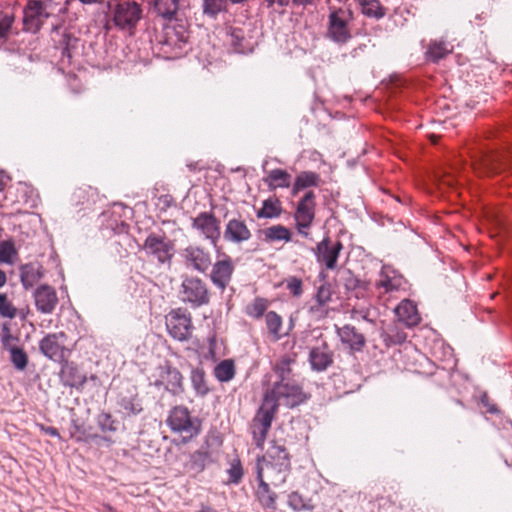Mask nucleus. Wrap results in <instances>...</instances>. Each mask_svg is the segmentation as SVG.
<instances>
[{
  "label": "nucleus",
  "mask_w": 512,
  "mask_h": 512,
  "mask_svg": "<svg viewBox=\"0 0 512 512\" xmlns=\"http://www.w3.org/2000/svg\"><path fill=\"white\" fill-rule=\"evenodd\" d=\"M265 464L271 473V483L279 486L284 483L291 470V456L284 439H273L269 442L266 453L257 457V465Z\"/></svg>",
  "instance_id": "obj_1"
},
{
  "label": "nucleus",
  "mask_w": 512,
  "mask_h": 512,
  "mask_svg": "<svg viewBox=\"0 0 512 512\" xmlns=\"http://www.w3.org/2000/svg\"><path fill=\"white\" fill-rule=\"evenodd\" d=\"M265 393L279 403V406L283 405L288 409L297 408L307 403L312 397L311 393L306 392L303 385L295 379L283 383L274 382L272 388Z\"/></svg>",
  "instance_id": "obj_2"
},
{
  "label": "nucleus",
  "mask_w": 512,
  "mask_h": 512,
  "mask_svg": "<svg viewBox=\"0 0 512 512\" xmlns=\"http://www.w3.org/2000/svg\"><path fill=\"white\" fill-rule=\"evenodd\" d=\"M279 408V403H276L273 398L269 397L266 393L263 396V401L257 410L252 420V438L255 446L263 449L268 432L271 428L272 421L275 418Z\"/></svg>",
  "instance_id": "obj_3"
},
{
  "label": "nucleus",
  "mask_w": 512,
  "mask_h": 512,
  "mask_svg": "<svg viewBox=\"0 0 512 512\" xmlns=\"http://www.w3.org/2000/svg\"><path fill=\"white\" fill-rule=\"evenodd\" d=\"M166 423L172 432L185 434L183 443L198 436L202 429V421L198 417H192L189 409L184 405L173 407L167 417Z\"/></svg>",
  "instance_id": "obj_4"
},
{
  "label": "nucleus",
  "mask_w": 512,
  "mask_h": 512,
  "mask_svg": "<svg viewBox=\"0 0 512 512\" xmlns=\"http://www.w3.org/2000/svg\"><path fill=\"white\" fill-rule=\"evenodd\" d=\"M182 303L191 309H198L210 303V290L207 283L197 276H183L179 291Z\"/></svg>",
  "instance_id": "obj_5"
},
{
  "label": "nucleus",
  "mask_w": 512,
  "mask_h": 512,
  "mask_svg": "<svg viewBox=\"0 0 512 512\" xmlns=\"http://www.w3.org/2000/svg\"><path fill=\"white\" fill-rule=\"evenodd\" d=\"M141 249L148 257L157 261L158 266L170 269L175 255V244L165 234L150 233L146 237Z\"/></svg>",
  "instance_id": "obj_6"
},
{
  "label": "nucleus",
  "mask_w": 512,
  "mask_h": 512,
  "mask_svg": "<svg viewBox=\"0 0 512 512\" xmlns=\"http://www.w3.org/2000/svg\"><path fill=\"white\" fill-rule=\"evenodd\" d=\"M116 405L123 419L136 417L144 412L143 399L138 388L132 384H126L119 388L116 395Z\"/></svg>",
  "instance_id": "obj_7"
},
{
  "label": "nucleus",
  "mask_w": 512,
  "mask_h": 512,
  "mask_svg": "<svg viewBox=\"0 0 512 512\" xmlns=\"http://www.w3.org/2000/svg\"><path fill=\"white\" fill-rule=\"evenodd\" d=\"M165 319L168 334L174 340L184 342L191 338L193 330L192 317L186 309H173Z\"/></svg>",
  "instance_id": "obj_8"
},
{
  "label": "nucleus",
  "mask_w": 512,
  "mask_h": 512,
  "mask_svg": "<svg viewBox=\"0 0 512 512\" xmlns=\"http://www.w3.org/2000/svg\"><path fill=\"white\" fill-rule=\"evenodd\" d=\"M350 15L351 11H345L342 8L330 9L327 36L333 42L344 45L352 38L348 27V16Z\"/></svg>",
  "instance_id": "obj_9"
},
{
  "label": "nucleus",
  "mask_w": 512,
  "mask_h": 512,
  "mask_svg": "<svg viewBox=\"0 0 512 512\" xmlns=\"http://www.w3.org/2000/svg\"><path fill=\"white\" fill-rule=\"evenodd\" d=\"M51 16L48 5L42 0H28L23 9V30L38 33L45 21Z\"/></svg>",
  "instance_id": "obj_10"
},
{
  "label": "nucleus",
  "mask_w": 512,
  "mask_h": 512,
  "mask_svg": "<svg viewBox=\"0 0 512 512\" xmlns=\"http://www.w3.org/2000/svg\"><path fill=\"white\" fill-rule=\"evenodd\" d=\"M192 228L198 230L207 240L210 241L211 245L215 249L219 256L222 247L218 245L221 237L220 220H218L213 212H200L192 220Z\"/></svg>",
  "instance_id": "obj_11"
},
{
  "label": "nucleus",
  "mask_w": 512,
  "mask_h": 512,
  "mask_svg": "<svg viewBox=\"0 0 512 512\" xmlns=\"http://www.w3.org/2000/svg\"><path fill=\"white\" fill-rule=\"evenodd\" d=\"M66 338L64 332L49 333L39 341V350L45 357L60 364L70 355V350L65 346Z\"/></svg>",
  "instance_id": "obj_12"
},
{
  "label": "nucleus",
  "mask_w": 512,
  "mask_h": 512,
  "mask_svg": "<svg viewBox=\"0 0 512 512\" xmlns=\"http://www.w3.org/2000/svg\"><path fill=\"white\" fill-rule=\"evenodd\" d=\"M142 17L141 5L135 1H122L113 10V21L116 27L124 30L135 29Z\"/></svg>",
  "instance_id": "obj_13"
},
{
  "label": "nucleus",
  "mask_w": 512,
  "mask_h": 512,
  "mask_svg": "<svg viewBox=\"0 0 512 512\" xmlns=\"http://www.w3.org/2000/svg\"><path fill=\"white\" fill-rule=\"evenodd\" d=\"M315 199V193L312 190L307 191L298 202L294 214L296 228L299 234L306 238L309 236V233L305 231V229H308L312 225L315 218Z\"/></svg>",
  "instance_id": "obj_14"
},
{
  "label": "nucleus",
  "mask_w": 512,
  "mask_h": 512,
  "mask_svg": "<svg viewBox=\"0 0 512 512\" xmlns=\"http://www.w3.org/2000/svg\"><path fill=\"white\" fill-rule=\"evenodd\" d=\"M343 248V243L340 240L332 241V239L326 235L317 243L313 252L319 264L324 265L327 270H334L337 267V261Z\"/></svg>",
  "instance_id": "obj_15"
},
{
  "label": "nucleus",
  "mask_w": 512,
  "mask_h": 512,
  "mask_svg": "<svg viewBox=\"0 0 512 512\" xmlns=\"http://www.w3.org/2000/svg\"><path fill=\"white\" fill-rule=\"evenodd\" d=\"M479 165L487 174H498L508 169L512 163V153L487 149L479 153Z\"/></svg>",
  "instance_id": "obj_16"
},
{
  "label": "nucleus",
  "mask_w": 512,
  "mask_h": 512,
  "mask_svg": "<svg viewBox=\"0 0 512 512\" xmlns=\"http://www.w3.org/2000/svg\"><path fill=\"white\" fill-rule=\"evenodd\" d=\"M159 376L165 379L166 391L172 396H180L185 392L184 376L179 369L166 360L157 367Z\"/></svg>",
  "instance_id": "obj_17"
},
{
  "label": "nucleus",
  "mask_w": 512,
  "mask_h": 512,
  "mask_svg": "<svg viewBox=\"0 0 512 512\" xmlns=\"http://www.w3.org/2000/svg\"><path fill=\"white\" fill-rule=\"evenodd\" d=\"M216 460L210 450L209 439L206 438L199 449L189 454V459L185 463V468L194 476L202 473L206 467L215 463Z\"/></svg>",
  "instance_id": "obj_18"
},
{
  "label": "nucleus",
  "mask_w": 512,
  "mask_h": 512,
  "mask_svg": "<svg viewBox=\"0 0 512 512\" xmlns=\"http://www.w3.org/2000/svg\"><path fill=\"white\" fill-rule=\"evenodd\" d=\"M256 479L258 482L255 490V497L259 502L260 506L265 510L275 512L278 509L277 506V494L271 490L269 484L264 480L263 477V466L256 465Z\"/></svg>",
  "instance_id": "obj_19"
},
{
  "label": "nucleus",
  "mask_w": 512,
  "mask_h": 512,
  "mask_svg": "<svg viewBox=\"0 0 512 512\" xmlns=\"http://www.w3.org/2000/svg\"><path fill=\"white\" fill-rule=\"evenodd\" d=\"M60 365L59 378L61 384L65 387L82 390L87 382V377L81 372L78 364L66 358Z\"/></svg>",
  "instance_id": "obj_20"
},
{
  "label": "nucleus",
  "mask_w": 512,
  "mask_h": 512,
  "mask_svg": "<svg viewBox=\"0 0 512 512\" xmlns=\"http://www.w3.org/2000/svg\"><path fill=\"white\" fill-rule=\"evenodd\" d=\"M311 370L317 373L325 372L334 364V351L326 342L320 346L312 347L308 354Z\"/></svg>",
  "instance_id": "obj_21"
},
{
  "label": "nucleus",
  "mask_w": 512,
  "mask_h": 512,
  "mask_svg": "<svg viewBox=\"0 0 512 512\" xmlns=\"http://www.w3.org/2000/svg\"><path fill=\"white\" fill-rule=\"evenodd\" d=\"M224 259L216 261L212 266L210 274L211 282L221 290H224L231 281L234 264L230 256L225 253H220Z\"/></svg>",
  "instance_id": "obj_22"
},
{
  "label": "nucleus",
  "mask_w": 512,
  "mask_h": 512,
  "mask_svg": "<svg viewBox=\"0 0 512 512\" xmlns=\"http://www.w3.org/2000/svg\"><path fill=\"white\" fill-rule=\"evenodd\" d=\"M36 309L42 314H51L58 304L56 290L48 285L42 284L33 292Z\"/></svg>",
  "instance_id": "obj_23"
},
{
  "label": "nucleus",
  "mask_w": 512,
  "mask_h": 512,
  "mask_svg": "<svg viewBox=\"0 0 512 512\" xmlns=\"http://www.w3.org/2000/svg\"><path fill=\"white\" fill-rule=\"evenodd\" d=\"M337 335L340 341L345 345L351 352L359 353L362 352L366 346V338L354 325L345 324L340 328H337Z\"/></svg>",
  "instance_id": "obj_24"
},
{
  "label": "nucleus",
  "mask_w": 512,
  "mask_h": 512,
  "mask_svg": "<svg viewBox=\"0 0 512 512\" xmlns=\"http://www.w3.org/2000/svg\"><path fill=\"white\" fill-rule=\"evenodd\" d=\"M252 237V233L247 224L241 218L229 219L225 225L223 238L225 241L241 244L248 241Z\"/></svg>",
  "instance_id": "obj_25"
},
{
  "label": "nucleus",
  "mask_w": 512,
  "mask_h": 512,
  "mask_svg": "<svg viewBox=\"0 0 512 512\" xmlns=\"http://www.w3.org/2000/svg\"><path fill=\"white\" fill-rule=\"evenodd\" d=\"M184 258L192 268L200 273H206L212 261L208 251L199 246H188L184 249Z\"/></svg>",
  "instance_id": "obj_26"
},
{
  "label": "nucleus",
  "mask_w": 512,
  "mask_h": 512,
  "mask_svg": "<svg viewBox=\"0 0 512 512\" xmlns=\"http://www.w3.org/2000/svg\"><path fill=\"white\" fill-rule=\"evenodd\" d=\"M70 437L75 439L76 442H91L102 440L108 444H112L114 441L109 436H101L97 433L92 432L91 426H86L84 423H80L78 418L71 419V430Z\"/></svg>",
  "instance_id": "obj_27"
},
{
  "label": "nucleus",
  "mask_w": 512,
  "mask_h": 512,
  "mask_svg": "<svg viewBox=\"0 0 512 512\" xmlns=\"http://www.w3.org/2000/svg\"><path fill=\"white\" fill-rule=\"evenodd\" d=\"M394 311L398 319L397 322L405 327L417 326L421 321L416 305L409 299L402 300Z\"/></svg>",
  "instance_id": "obj_28"
},
{
  "label": "nucleus",
  "mask_w": 512,
  "mask_h": 512,
  "mask_svg": "<svg viewBox=\"0 0 512 512\" xmlns=\"http://www.w3.org/2000/svg\"><path fill=\"white\" fill-rule=\"evenodd\" d=\"M403 326L399 322H392L385 328H381L379 335L387 349L406 342L407 334Z\"/></svg>",
  "instance_id": "obj_29"
},
{
  "label": "nucleus",
  "mask_w": 512,
  "mask_h": 512,
  "mask_svg": "<svg viewBox=\"0 0 512 512\" xmlns=\"http://www.w3.org/2000/svg\"><path fill=\"white\" fill-rule=\"evenodd\" d=\"M187 39L188 37L182 28L178 30L175 27H167L159 42L163 46L170 48L169 52H176V50L181 51L184 48L187 44ZM165 52L168 53V50H165Z\"/></svg>",
  "instance_id": "obj_30"
},
{
  "label": "nucleus",
  "mask_w": 512,
  "mask_h": 512,
  "mask_svg": "<svg viewBox=\"0 0 512 512\" xmlns=\"http://www.w3.org/2000/svg\"><path fill=\"white\" fill-rule=\"evenodd\" d=\"M323 183L320 174L314 171H301L295 177L291 195L296 196L300 191L310 187H319Z\"/></svg>",
  "instance_id": "obj_31"
},
{
  "label": "nucleus",
  "mask_w": 512,
  "mask_h": 512,
  "mask_svg": "<svg viewBox=\"0 0 512 512\" xmlns=\"http://www.w3.org/2000/svg\"><path fill=\"white\" fill-rule=\"evenodd\" d=\"M44 276L43 267L39 263H27L20 267V281L28 290Z\"/></svg>",
  "instance_id": "obj_32"
},
{
  "label": "nucleus",
  "mask_w": 512,
  "mask_h": 512,
  "mask_svg": "<svg viewBox=\"0 0 512 512\" xmlns=\"http://www.w3.org/2000/svg\"><path fill=\"white\" fill-rule=\"evenodd\" d=\"M54 30L59 36L58 39H54L55 47L61 50L62 57H66L70 60L73 51L77 49L79 38L67 30L62 33H59L58 28Z\"/></svg>",
  "instance_id": "obj_33"
},
{
  "label": "nucleus",
  "mask_w": 512,
  "mask_h": 512,
  "mask_svg": "<svg viewBox=\"0 0 512 512\" xmlns=\"http://www.w3.org/2000/svg\"><path fill=\"white\" fill-rule=\"evenodd\" d=\"M263 181L268 186L269 191H274L277 188L290 187L291 175L284 169L276 168L271 170Z\"/></svg>",
  "instance_id": "obj_34"
},
{
  "label": "nucleus",
  "mask_w": 512,
  "mask_h": 512,
  "mask_svg": "<svg viewBox=\"0 0 512 512\" xmlns=\"http://www.w3.org/2000/svg\"><path fill=\"white\" fill-rule=\"evenodd\" d=\"M282 213L281 201L278 197L271 196L263 201L262 207L256 211V217L259 219H274Z\"/></svg>",
  "instance_id": "obj_35"
},
{
  "label": "nucleus",
  "mask_w": 512,
  "mask_h": 512,
  "mask_svg": "<svg viewBox=\"0 0 512 512\" xmlns=\"http://www.w3.org/2000/svg\"><path fill=\"white\" fill-rule=\"evenodd\" d=\"M295 363V356L284 355L273 366L277 380L275 382H287L292 378V365Z\"/></svg>",
  "instance_id": "obj_36"
},
{
  "label": "nucleus",
  "mask_w": 512,
  "mask_h": 512,
  "mask_svg": "<svg viewBox=\"0 0 512 512\" xmlns=\"http://www.w3.org/2000/svg\"><path fill=\"white\" fill-rule=\"evenodd\" d=\"M153 9L158 16L171 21L175 19L180 8V0H152Z\"/></svg>",
  "instance_id": "obj_37"
},
{
  "label": "nucleus",
  "mask_w": 512,
  "mask_h": 512,
  "mask_svg": "<svg viewBox=\"0 0 512 512\" xmlns=\"http://www.w3.org/2000/svg\"><path fill=\"white\" fill-rule=\"evenodd\" d=\"M230 43L234 51L241 54L252 52L249 40L246 39L245 31L239 27H230L228 31Z\"/></svg>",
  "instance_id": "obj_38"
},
{
  "label": "nucleus",
  "mask_w": 512,
  "mask_h": 512,
  "mask_svg": "<svg viewBox=\"0 0 512 512\" xmlns=\"http://www.w3.org/2000/svg\"><path fill=\"white\" fill-rule=\"evenodd\" d=\"M190 381L197 396L205 397L210 392V388L206 379V373L202 366L192 368Z\"/></svg>",
  "instance_id": "obj_39"
},
{
  "label": "nucleus",
  "mask_w": 512,
  "mask_h": 512,
  "mask_svg": "<svg viewBox=\"0 0 512 512\" xmlns=\"http://www.w3.org/2000/svg\"><path fill=\"white\" fill-rule=\"evenodd\" d=\"M259 233L264 235V241L268 243L274 241L290 242L292 240L291 231L281 224L259 230Z\"/></svg>",
  "instance_id": "obj_40"
},
{
  "label": "nucleus",
  "mask_w": 512,
  "mask_h": 512,
  "mask_svg": "<svg viewBox=\"0 0 512 512\" xmlns=\"http://www.w3.org/2000/svg\"><path fill=\"white\" fill-rule=\"evenodd\" d=\"M96 424L100 431L103 433L102 436H109L115 434L119 429V421L115 419L111 413L102 411L96 416Z\"/></svg>",
  "instance_id": "obj_41"
},
{
  "label": "nucleus",
  "mask_w": 512,
  "mask_h": 512,
  "mask_svg": "<svg viewBox=\"0 0 512 512\" xmlns=\"http://www.w3.org/2000/svg\"><path fill=\"white\" fill-rule=\"evenodd\" d=\"M452 52L445 41H431L425 53L426 59L438 63L441 59L445 58Z\"/></svg>",
  "instance_id": "obj_42"
},
{
  "label": "nucleus",
  "mask_w": 512,
  "mask_h": 512,
  "mask_svg": "<svg viewBox=\"0 0 512 512\" xmlns=\"http://www.w3.org/2000/svg\"><path fill=\"white\" fill-rule=\"evenodd\" d=\"M361 6V12L368 18L380 20L386 15V8L379 0H358Z\"/></svg>",
  "instance_id": "obj_43"
},
{
  "label": "nucleus",
  "mask_w": 512,
  "mask_h": 512,
  "mask_svg": "<svg viewBox=\"0 0 512 512\" xmlns=\"http://www.w3.org/2000/svg\"><path fill=\"white\" fill-rule=\"evenodd\" d=\"M236 369L231 359L222 360L214 368V376L219 382H229L235 376Z\"/></svg>",
  "instance_id": "obj_44"
},
{
  "label": "nucleus",
  "mask_w": 512,
  "mask_h": 512,
  "mask_svg": "<svg viewBox=\"0 0 512 512\" xmlns=\"http://www.w3.org/2000/svg\"><path fill=\"white\" fill-rule=\"evenodd\" d=\"M288 506L294 511H312L314 504L310 498H306L298 491H293L288 495Z\"/></svg>",
  "instance_id": "obj_45"
},
{
  "label": "nucleus",
  "mask_w": 512,
  "mask_h": 512,
  "mask_svg": "<svg viewBox=\"0 0 512 512\" xmlns=\"http://www.w3.org/2000/svg\"><path fill=\"white\" fill-rule=\"evenodd\" d=\"M331 297H332L331 286L329 283L325 282L318 287L317 292L314 295V299L316 300L317 305L311 306L309 308V312L315 313V312L319 311V309L321 307L326 305L331 300Z\"/></svg>",
  "instance_id": "obj_46"
},
{
  "label": "nucleus",
  "mask_w": 512,
  "mask_h": 512,
  "mask_svg": "<svg viewBox=\"0 0 512 512\" xmlns=\"http://www.w3.org/2000/svg\"><path fill=\"white\" fill-rule=\"evenodd\" d=\"M7 350L10 352V361L13 366L19 371L25 370L28 365V355L25 350L17 346H10Z\"/></svg>",
  "instance_id": "obj_47"
},
{
  "label": "nucleus",
  "mask_w": 512,
  "mask_h": 512,
  "mask_svg": "<svg viewBox=\"0 0 512 512\" xmlns=\"http://www.w3.org/2000/svg\"><path fill=\"white\" fill-rule=\"evenodd\" d=\"M343 286L346 291H355L357 289L367 290L368 282L359 279L350 269L346 270L343 276Z\"/></svg>",
  "instance_id": "obj_48"
},
{
  "label": "nucleus",
  "mask_w": 512,
  "mask_h": 512,
  "mask_svg": "<svg viewBox=\"0 0 512 512\" xmlns=\"http://www.w3.org/2000/svg\"><path fill=\"white\" fill-rule=\"evenodd\" d=\"M229 0H203V12L212 18H216L221 12L227 11Z\"/></svg>",
  "instance_id": "obj_49"
},
{
  "label": "nucleus",
  "mask_w": 512,
  "mask_h": 512,
  "mask_svg": "<svg viewBox=\"0 0 512 512\" xmlns=\"http://www.w3.org/2000/svg\"><path fill=\"white\" fill-rule=\"evenodd\" d=\"M267 329L270 334H272L275 340H279L282 335L280 334V329L282 326V318L275 311H269L265 315Z\"/></svg>",
  "instance_id": "obj_50"
},
{
  "label": "nucleus",
  "mask_w": 512,
  "mask_h": 512,
  "mask_svg": "<svg viewBox=\"0 0 512 512\" xmlns=\"http://www.w3.org/2000/svg\"><path fill=\"white\" fill-rule=\"evenodd\" d=\"M269 302L266 298L256 297L253 302L247 306L246 313L256 319L261 318L267 310Z\"/></svg>",
  "instance_id": "obj_51"
},
{
  "label": "nucleus",
  "mask_w": 512,
  "mask_h": 512,
  "mask_svg": "<svg viewBox=\"0 0 512 512\" xmlns=\"http://www.w3.org/2000/svg\"><path fill=\"white\" fill-rule=\"evenodd\" d=\"M228 483L238 485L244 476V470L242 467L241 460L236 457L230 462V467L227 470Z\"/></svg>",
  "instance_id": "obj_52"
},
{
  "label": "nucleus",
  "mask_w": 512,
  "mask_h": 512,
  "mask_svg": "<svg viewBox=\"0 0 512 512\" xmlns=\"http://www.w3.org/2000/svg\"><path fill=\"white\" fill-rule=\"evenodd\" d=\"M17 255L15 243L12 238L0 242V263L11 264L13 257Z\"/></svg>",
  "instance_id": "obj_53"
},
{
  "label": "nucleus",
  "mask_w": 512,
  "mask_h": 512,
  "mask_svg": "<svg viewBox=\"0 0 512 512\" xmlns=\"http://www.w3.org/2000/svg\"><path fill=\"white\" fill-rule=\"evenodd\" d=\"M16 315L17 308L8 300L5 293H0V316L13 319Z\"/></svg>",
  "instance_id": "obj_54"
},
{
  "label": "nucleus",
  "mask_w": 512,
  "mask_h": 512,
  "mask_svg": "<svg viewBox=\"0 0 512 512\" xmlns=\"http://www.w3.org/2000/svg\"><path fill=\"white\" fill-rule=\"evenodd\" d=\"M286 288L294 297H300L303 294V282L296 276H290L284 280Z\"/></svg>",
  "instance_id": "obj_55"
},
{
  "label": "nucleus",
  "mask_w": 512,
  "mask_h": 512,
  "mask_svg": "<svg viewBox=\"0 0 512 512\" xmlns=\"http://www.w3.org/2000/svg\"><path fill=\"white\" fill-rule=\"evenodd\" d=\"M15 20L14 14L4 13L0 17V38L6 39Z\"/></svg>",
  "instance_id": "obj_56"
},
{
  "label": "nucleus",
  "mask_w": 512,
  "mask_h": 512,
  "mask_svg": "<svg viewBox=\"0 0 512 512\" xmlns=\"http://www.w3.org/2000/svg\"><path fill=\"white\" fill-rule=\"evenodd\" d=\"M1 331V343L5 349H8L10 347L11 341H18V337L13 336L11 334L10 324L8 322H5L1 325Z\"/></svg>",
  "instance_id": "obj_57"
},
{
  "label": "nucleus",
  "mask_w": 512,
  "mask_h": 512,
  "mask_svg": "<svg viewBox=\"0 0 512 512\" xmlns=\"http://www.w3.org/2000/svg\"><path fill=\"white\" fill-rule=\"evenodd\" d=\"M481 405L486 408V412L489 414H497L499 413V409L496 404L492 403L487 392H484L480 396Z\"/></svg>",
  "instance_id": "obj_58"
},
{
  "label": "nucleus",
  "mask_w": 512,
  "mask_h": 512,
  "mask_svg": "<svg viewBox=\"0 0 512 512\" xmlns=\"http://www.w3.org/2000/svg\"><path fill=\"white\" fill-rule=\"evenodd\" d=\"M370 315V312L368 309H357V308H353L351 311H350V316L353 320H364L366 322H369V323H374V320L371 319L369 317Z\"/></svg>",
  "instance_id": "obj_59"
},
{
  "label": "nucleus",
  "mask_w": 512,
  "mask_h": 512,
  "mask_svg": "<svg viewBox=\"0 0 512 512\" xmlns=\"http://www.w3.org/2000/svg\"><path fill=\"white\" fill-rule=\"evenodd\" d=\"M436 179L440 185H446L447 187H454L456 184V178L450 174H437Z\"/></svg>",
  "instance_id": "obj_60"
},
{
  "label": "nucleus",
  "mask_w": 512,
  "mask_h": 512,
  "mask_svg": "<svg viewBox=\"0 0 512 512\" xmlns=\"http://www.w3.org/2000/svg\"><path fill=\"white\" fill-rule=\"evenodd\" d=\"M158 200L161 204H163L165 210L172 207L175 204L174 198L171 194L161 195L158 198Z\"/></svg>",
  "instance_id": "obj_61"
},
{
  "label": "nucleus",
  "mask_w": 512,
  "mask_h": 512,
  "mask_svg": "<svg viewBox=\"0 0 512 512\" xmlns=\"http://www.w3.org/2000/svg\"><path fill=\"white\" fill-rule=\"evenodd\" d=\"M41 431L46 435L61 439L60 433L55 427L41 425Z\"/></svg>",
  "instance_id": "obj_62"
},
{
  "label": "nucleus",
  "mask_w": 512,
  "mask_h": 512,
  "mask_svg": "<svg viewBox=\"0 0 512 512\" xmlns=\"http://www.w3.org/2000/svg\"><path fill=\"white\" fill-rule=\"evenodd\" d=\"M377 286L384 288L386 292H390L396 289L389 277H386L384 280L380 281Z\"/></svg>",
  "instance_id": "obj_63"
},
{
  "label": "nucleus",
  "mask_w": 512,
  "mask_h": 512,
  "mask_svg": "<svg viewBox=\"0 0 512 512\" xmlns=\"http://www.w3.org/2000/svg\"><path fill=\"white\" fill-rule=\"evenodd\" d=\"M98 512H118L114 507L110 504L103 503L99 508Z\"/></svg>",
  "instance_id": "obj_64"
}]
</instances>
